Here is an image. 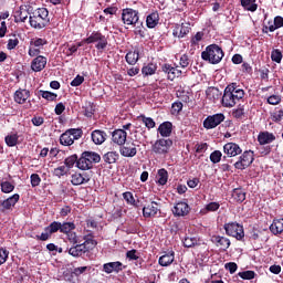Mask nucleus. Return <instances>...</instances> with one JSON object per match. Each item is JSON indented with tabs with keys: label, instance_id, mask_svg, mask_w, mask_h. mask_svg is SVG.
I'll return each mask as SVG.
<instances>
[{
	"label": "nucleus",
	"instance_id": "obj_8",
	"mask_svg": "<svg viewBox=\"0 0 283 283\" xmlns=\"http://www.w3.org/2000/svg\"><path fill=\"white\" fill-rule=\"evenodd\" d=\"M122 21L124 25H138L140 23V13L132 8L123 9Z\"/></svg>",
	"mask_w": 283,
	"mask_h": 283
},
{
	"label": "nucleus",
	"instance_id": "obj_4",
	"mask_svg": "<svg viewBox=\"0 0 283 283\" xmlns=\"http://www.w3.org/2000/svg\"><path fill=\"white\" fill-rule=\"evenodd\" d=\"M201 59L211 65H218L224 59V51L218 44H210L201 52Z\"/></svg>",
	"mask_w": 283,
	"mask_h": 283
},
{
	"label": "nucleus",
	"instance_id": "obj_6",
	"mask_svg": "<svg viewBox=\"0 0 283 283\" xmlns=\"http://www.w3.org/2000/svg\"><path fill=\"white\" fill-rule=\"evenodd\" d=\"M223 229L226 231V235L230 238H235V240L242 241L244 240V226L240 224L235 221L224 223Z\"/></svg>",
	"mask_w": 283,
	"mask_h": 283
},
{
	"label": "nucleus",
	"instance_id": "obj_39",
	"mask_svg": "<svg viewBox=\"0 0 283 283\" xmlns=\"http://www.w3.org/2000/svg\"><path fill=\"white\" fill-rule=\"evenodd\" d=\"M269 23V32H275V30H280V28H283V17L276 15L274 17L273 24H271V21Z\"/></svg>",
	"mask_w": 283,
	"mask_h": 283
},
{
	"label": "nucleus",
	"instance_id": "obj_62",
	"mask_svg": "<svg viewBox=\"0 0 283 283\" xmlns=\"http://www.w3.org/2000/svg\"><path fill=\"white\" fill-rule=\"evenodd\" d=\"M191 63V60L189 59V55L182 54L179 59V65L180 67H189V64Z\"/></svg>",
	"mask_w": 283,
	"mask_h": 283
},
{
	"label": "nucleus",
	"instance_id": "obj_28",
	"mask_svg": "<svg viewBox=\"0 0 283 283\" xmlns=\"http://www.w3.org/2000/svg\"><path fill=\"white\" fill-rule=\"evenodd\" d=\"M91 138L94 145H103V143L107 140V133H105V130L95 129L92 132Z\"/></svg>",
	"mask_w": 283,
	"mask_h": 283
},
{
	"label": "nucleus",
	"instance_id": "obj_19",
	"mask_svg": "<svg viewBox=\"0 0 283 283\" xmlns=\"http://www.w3.org/2000/svg\"><path fill=\"white\" fill-rule=\"evenodd\" d=\"M32 11H30L28 6H20V8L14 11V22L25 23V21H28V17H30Z\"/></svg>",
	"mask_w": 283,
	"mask_h": 283
},
{
	"label": "nucleus",
	"instance_id": "obj_54",
	"mask_svg": "<svg viewBox=\"0 0 283 283\" xmlns=\"http://www.w3.org/2000/svg\"><path fill=\"white\" fill-rule=\"evenodd\" d=\"M40 96L44 98L45 101H55L59 95L55 93L49 92V91H39Z\"/></svg>",
	"mask_w": 283,
	"mask_h": 283
},
{
	"label": "nucleus",
	"instance_id": "obj_18",
	"mask_svg": "<svg viewBox=\"0 0 283 283\" xmlns=\"http://www.w3.org/2000/svg\"><path fill=\"white\" fill-rule=\"evenodd\" d=\"M120 156L124 158H134L138 154V149L136 148V144L126 142L119 148Z\"/></svg>",
	"mask_w": 283,
	"mask_h": 283
},
{
	"label": "nucleus",
	"instance_id": "obj_55",
	"mask_svg": "<svg viewBox=\"0 0 283 283\" xmlns=\"http://www.w3.org/2000/svg\"><path fill=\"white\" fill-rule=\"evenodd\" d=\"M210 160L213 165H218L220 160H222V151L220 150H214L210 154Z\"/></svg>",
	"mask_w": 283,
	"mask_h": 283
},
{
	"label": "nucleus",
	"instance_id": "obj_1",
	"mask_svg": "<svg viewBox=\"0 0 283 283\" xmlns=\"http://www.w3.org/2000/svg\"><path fill=\"white\" fill-rule=\"evenodd\" d=\"M242 98H244V90L238 87L237 83H231L223 91L221 105L223 107H235L238 101H242Z\"/></svg>",
	"mask_w": 283,
	"mask_h": 283
},
{
	"label": "nucleus",
	"instance_id": "obj_12",
	"mask_svg": "<svg viewBox=\"0 0 283 283\" xmlns=\"http://www.w3.org/2000/svg\"><path fill=\"white\" fill-rule=\"evenodd\" d=\"M174 145V140L171 139H158L155 142V144L151 146V150L154 154H157L159 156H165V154H169V149H171Z\"/></svg>",
	"mask_w": 283,
	"mask_h": 283
},
{
	"label": "nucleus",
	"instance_id": "obj_52",
	"mask_svg": "<svg viewBox=\"0 0 283 283\" xmlns=\"http://www.w3.org/2000/svg\"><path fill=\"white\" fill-rule=\"evenodd\" d=\"M67 171H70L66 166H59L57 168H54L53 176L56 178H63V176H67Z\"/></svg>",
	"mask_w": 283,
	"mask_h": 283
},
{
	"label": "nucleus",
	"instance_id": "obj_3",
	"mask_svg": "<svg viewBox=\"0 0 283 283\" xmlns=\"http://www.w3.org/2000/svg\"><path fill=\"white\" fill-rule=\"evenodd\" d=\"M97 163H101V155L96 151L85 150L78 158L77 169L81 171H90V169H94Z\"/></svg>",
	"mask_w": 283,
	"mask_h": 283
},
{
	"label": "nucleus",
	"instance_id": "obj_10",
	"mask_svg": "<svg viewBox=\"0 0 283 283\" xmlns=\"http://www.w3.org/2000/svg\"><path fill=\"white\" fill-rule=\"evenodd\" d=\"M253 156V150L243 151L239 159L233 164L234 168L239 169L240 171H243V169H248V167H251V165H253V160H255Z\"/></svg>",
	"mask_w": 283,
	"mask_h": 283
},
{
	"label": "nucleus",
	"instance_id": "obj_38",
	"mask_svg": "<svg viewBox=\"0 0 283 283\" xmlns=\"http://www.w3.org/2000/svg\"><path fill=\"white\" fill-rule=\"evenodd\" d=\"M78 155L74 154L64 159V167L69 170L74 168V165L78 168Z\"/></svg>",
	"mask_w": 283,
	"mask_h": 283
},
{
	"label": "nucleus",
	"instance_id": "obj_30",
	"mask_svg": "<svg viewBox=\"0 0 283 283\" xmlns=\"http://www.w3.org/2000/svg\"><path fill=\"white\" fill-rule=\"evenodd\" d=\"M13 98L19 105H23L25 101L30 98V91L25 88H19L15 91Z\"/></svg>",
	"mask_w": 283,
	"mask_h": 283
},
{
	"label": "nucleus",
	"instance_id": "obj_25",
	"mask_svg": "<svg viewBox=\"0 0 283 283\" xmlns=\"http://www.w3.org/2000/svg\"><path fill=\"white\" fill-rule=\"evenodd\" d=\"M275 134L270 133L269 130L260 132L258 135V143L259 145H271L274 143Z\"/></svg>",
	"mask_w": 283,
	"mask_h": 283
},
{
	"label": "nucleus",
	"instance_id": "obj_47",
	"mask_svg": "<svg viewBox=\"0 0 283 283\" xmlns=\"http://www.w3.org/2000/svg\"><path fill=\"white\" fill-rule=\"evenodd\" d=\"M270 118L272 123H282L283 120V109L275 108L273 112L270 113Z\"/></svg>",
	"mask_w": 283,
	"mask_h": 283
},
{
	"label": "nucleus",
	"instance_id": "obj_36",
	"mask_svg": "<svg viewBox=\"0 0 283 283\" xmlns=\"http://www.w3.org/2000/svg\"><path fill=\"white\" fill-rule=\"evenodd\" d=\"M176 259L175 256V252L171 251L167 254H164L159 258L158 262L160 266H169L171 264H174V260Z\"/></svg>",
	"mask_w": 283,
	"mask_h": 283
},
{
	"label": "nucleus",
	"instance_id": "obj_16",
	"mask_svg": "<svg viewBox=\"0 0 283 283\" xmlns=\"http://www.w3.org/2000/svg\"><path fill=\"white\" fill-rule=\"evenodd\" d=\"M161 71L167 74L168 81H176V78H180V76H182V71H180L178 66H171V64H163Z\"/></svg>",
	"mask_w": 283,
	"mask_h": 283
},
{
	"label": "nucleus",
	"instance_id": "obj_13",
	"mask_svg": "<svg viewBox=\"0 0 283 283\" xmlns=\"http://www.w3.org/2000/svg\"><path fill=\"white\" fill-rule=\"evenodd\" d=\"M171 212L175 218H185L191 212V207L189 203H187V201H177L175 202Z\"/></svg>",
	"mask_w": 283,
	"mask_h": 283
},
{
	"label": "nucleus",
	"instance_id": "obj_44",
	"mask_svg": "<svg viewBox=\"0 0 283 283\" xmlns=\"http://www.w3.org/2000/svg\"><path fill=\"white\" fill-rule=\"evenodd\" d=\"M199 242V240H198V238H196V237H185L184 239H182V244H184V247L186 248V249H191V248H193V247H198V243Z\"/></svg>",
	"mask_w": 283,
	"mask_h": 283
},
{
	"label": "nucleus",
	"instance_id": "obj_34",
	"mask_svg": "<svg viewBox=\"0 0 283 283\" xmlns=\"http://www.w3.org/2000/svg\"><path fill=\"white\" fill-rule=\"evenodd\" d=\"M96 244H98V242L94 240L93 233L84 235V242L82 243V245L85 247V249H87V253L88 251L94 250L96 248Z\"/></svg>",
	"mask_w": 283,
	"mask_h": 283
},
{
	"label": "nucleus",
	"instance_id": "obj_60",
	"mask_svg": "<svg viewBox=\"0 0 283 283\" xmlns=\"http://www.w3.org/2000/svg\"><path fill=\"white\" fill-rule=\"evenodd\" d=\"M179 30V39H182L185 36H187V34H189V31L191 30V28L185 25V23H182L181 25L177 27V32Z\"/></svg>",
	"mask_w": 283,
	"mask_h": 283
},
{
	"label": "nucleus",
	"instance_id": "obj_50",
	"mask_svg": "<svg viewBox=\"0 0 283 283\" xmlns=\"http://www.w3.org/2000/svg\"><path fill=\"white\" fill-rule=\"evenodd\" d=\"M139 118L142 119V123H144L147 129H154V127H156V122L154 120V118L147 117L145 115H140Z\"/></svg>",
	"mask_w": 283,
	"mask_h": 283
},
{
	"label": "nucleus",
	"instance_id": "obj_61",
	"mask_svg": "<svg viewBox=\"0 0 283 283\" xmlns=\"http://www.w3.org/2000/svg\"><path fill=\"white\" fill-rule=\"evenodd\" d=\"M66 239L72 245L78 244V242H81L78 241V234H76V232H73V230L66 234Z\"/></svg>",
	"mask_w": 283,
	"mask_h": 283
},
{
	"label": "nucleus",
	"instance_id": "obj_46",
	"mask_svg": "<svg viewBox=\"0 0 283 283\" xmlns=\"http://www.w3.org/2000/svg\"><path fill=\"white\" fill-rule=\"evenodd\" d=\"M118 157L119 155L116 151H108L103 156L104 161H106L108 165H114V163L118 160Z\"/></svg>",
	"mask_w": 283,
	"mask_h": 283
},
{
	"label": "nucleus",
	"instance_id": "obj_37",
	"mask_svg": "<svg viewBox=\"0 0 283 283\" xmlns=\"http://www.w3.org/2000/svg\"><path fill=\"white\" fill-rule=\"evenodd\" d=\"M7 147H17L19 145V134L11 133L4 137Z\"/></svg>",
	"mask_w": 283,
	"mask_h": 283
},
{
	"label": "nucleus",
	"instance_id": "obj_15",
	"mask_svg": "<svg viewBox=\"0 0 283 283\" xmlns=\"http://www.w3.org/2000/svg\"><path fill=\"white\" fill-rule=\"evenodd\" d=\"M92 180V175L88 172H74L71 176V184L74 187H78L81 185H87V182H90Z\"/></svg>",
	"mask_w": 283,
	"mask_h": 283
},
{
	"label": "nucleus",
	"instance_id": "obj_14",
	"mask_svg": "<svg viewBox=\"0 0 283 283\" xmlns=\"http://www.w3.org/2000/svg\"><path fill=\"white\" fill-rule=\"evenodd\" d=\"M224 118L226 117L222 113L210 115L203 120V127L205 129H216L218 125H221L222 123H224Z\"/></svg>",
	"mask_w": 283,
	"mask_h": 283
},
{
	"label": "nucleus",
	"instance_id": "obj_22",
	"mask_svg": "<svg viewBox=\"0 0 283 283\" xmlns=\"http://www.w3.org/2000/svg\"><path fill=\"white\" fill-rule=\"evenodd\" d=\"M112 142L119 147L127 143V132L125 129H115L112 133Z\"/></svg>",
	"mask_w": 283,
	"mask_h": 283
},
{
	"label": "nucleus",
	"instance_id": "obj_23",
	"mask_svg": "<svg viewBox=\"0 0 283 283\" xmlns=\"http://www.w3.org/2000/svg\"><path fill=\"white\" fill-rule=\"evenodd\" d=\"M211 242L216 244V247H220L222 251H227V249L231 247V240H229V238L218 234L211 237Z\"/></svg>",
	"mask_w": 283,
	"mask_h": 283
},
{
	"label": "nucleus",
	"instance_id": "obj_32",
	"mask_svg": "<svg viewBox=\"0 0 283 283\" xmlns=\"http://www.w3.org/2000/svg\"><path fill=\"white\" fill-rule=\"evenodd\" d=\"M159 21H160V14H158V11H154L147 15L146 25L151 30L156 28V25H158Z\"/></svg>",
	"mask_w": 283,
	"mask_h": 283
},
{
	"label": "nucleus",
	"instance_id": "obj_26",
	"mask_svg": "<svg viewBox=\"0 0 283 283\" xmlns=\"http://www.w3.org/2000/svg\"><path fill=\"white\" fill-rule=\"evenodd\" d=\"M123 263L120 261L105 263L103 265L104 273H120L123 271Z\"/></svg>",
	"mask_w": 283,
	"mask_h": 283
},
{
	"label": "nucleus",
	"instance_id": "obj_24",
	"mask_svg": "<svg viewBox=\"0 0 283 283\" xmlns=\"http://www.w3.org/2000/svg\"><path fill=\"white\" fill-rule=\"evenodd\" d=\"M69 255H72V258H81L82 255H85L87 253V249L83 243H73V245L67 250Z\"/></svg>",
	"mask_w": 283,
	"mask_h": 283
},
{
	"label": "nucleus",
	"instance_id": "obj_5",
	"mask_svg": "<svg viewBox=\"0 0 283 283\" xmlns=\"http://www.w3.org/2000/svg\"><path fill=\"white\" fill-rule=\"evenodd\" d=\"M83 138V129L81 128H70L60 136V144L64 147H70L74 145V140Z\"/></svg>",
	"mask_w": 283,
	"mask_h": 283
},
{
	"label": "nucleus",
	"instance_id": "obj_51",
	"mask_svg": "<svg viewBox=\"0 0 283 283\" xmlns=\"http://www.w3.org/2000/svg\"><path fill=\"white\" fill-rule=\"evenodd\" d=\"M244 105H239L232 111V116L233 118H237V120H242L244 118Z\"/></svg>",
	"mask_w": 283,
	"mask_h": 283
},
{
	"label": "nucleus",
	"instance_id": "obj_33",
	"mask_svg": "<svg viewBox=\"0 0 283 283\" xmlns=\"http://www.w3.org/2000/svg\"><path fill=\"white\" fill-rule=\"evenodd\" d=\"M125 59L128 65H136L138 63V60L140 59V51L138 49L129 51L126 54Z\"/></svg>",
	"mask_w": 283,
	"mask_h": 283
},
{
	"label": "nucleus",
	"instance_id": "obj_17",
	"mask_svg": "<svg viewBox=\"0 0 283 283\" xmlns=\"http://www.w3.org/2000/svg\"><path fill=\"white\" fill-rule=\"evenodd\" d=\"M160 211V203L151 201L150 203L143 207V217L144 218H156Z\"/></svg>",
	"mask_w": 283,
	"mask_h": 283
},
{
	"label": "nucleus",
	"instance_id": "obj_58",
	"mask_svg": "<svg viewBox=\"0 0 283 283\" xmlns=\"http://www.w3.org/2000/svg\"><path fill=\"white\" fill-rule=\"evenodd\" d=\"M182 107H184L182 102H175V103H172V105H171V114L174 116H178V114H180V112H182Z\"/></svg>",
	"mask_w": 283,
	"mask_h": 283
},
{
	"label": "nucleus",
	"instance_id": "obj_45",
	"mask_svg": "<svg viewBox=\"0 0 283 283\" xmlns=\"http://www.w3.org/2000/svg\"><path fill=\"white\" fill-rule=\"evenodd\" d=\"M256 0H241V6L244 10L249 12H255L258 10V4L255 3Z\"/></svg>",
	"mask_w": 283,
	"mask_h": 283
},
{
	"label": "nucleus",
	"instance_id": "obj_64",
	"mask_svg": "<svg viewBox=\"0 0 283 283\" xmlns=\"http://www.w3.org/2000/svg\"><path fill=\"white\" fill-rule=\"evenodd\" d=\"M30 180L31 187H39V185H41V177L39 176V174H32Z\"/></svg>",
	"mask_w": 283,
	"mask_h": 283
},
{
	"label": "nucleus",
	"instance_id": "obj_11",
	"mask_svg": "<svg viewBox=\"0 0 283 283\" xmlns=\"http://www.w3.org/2000/svg\"><path fill=\"white\" fill-rule=\"evenodd\" d=\"M44 45H48V40L45 38L31 39L28 51L29 56H31L32 59H34V56H39Z\"/></svg>",
	"mask_w": 283,
	"mask_h": 283
},
{
	"label": "nucleus",
	"instance_id": "obj_43",
	"mask_svg": "<svg viewBox=\"0 0 283 283\" xmlns=\"http://www.w3.org/2000/svg\"><path fill=\"white\" fill-rule=\"evenodd\" d=\"M74 229H76L74 222H60V233H64V235H67V233H71Z\"/></svg>",
	"mask_w": 283,
	"mask_h": 283
},
{
	"label": "nucleus",
	"instance_id": "obj_27",
	"mask_svg": "<svg viewBox=\"0 0 283 283\" xmlns=\"http://www.w3.org/2000/svg\"><path fill=\"white\" fill-rule=\"evenodd\" d=\"M206 96L208 101H212V103H216L217 101H220L222 98V92H220V88L216 86H209L206 90Z\"/></svg>",
	"mask_w": 283,
	"mask_h": 283
},
{
	"label": "nucleus",
	"instance_id": "obj_59",
	"mask_svg": "<svg viewBox=\"0 0 283 283\" xmlns=\"http://www.w3.org/2000/svg\"><path fill=\"white\" fill-rule=\"evenodd\" d=\"M218 209H220V203L216 202V201H212V202L206 205L203 211L209 213V212L218 211Z\"/></svg>",
	"mask_w": 283,
	"mask_h": 283
},
{
	"label": "nucleus",
	"instance_id": "obj_7",
	"mask_svg": "<svg viewBox=\"0 0 283 283\" xmlns=\"http://www.w3.org/2000/svg\"><path fill=\"white\" fill-rule=\"evenodd\" d=\"M83 43L87 45L96 43V50H105V48H107V36L103 35L101 31H93L88 38L83 40Z\"/></svg>",
	"mask_w": 283,
	"mask_h": 283
},
{
	"label": "nucleus",
	"instance_id": "obj_2",
	"mask_svg": "<svg viewBox=\"0 0 283 283\" xmlns=\"http://www.w3.org/2000/svg\"><path fill=\"white\" fill-rule=\"evenodd\" d=\"M29 23L34 30H43L50 24V11L46 8H38L31 12Z\"/></svg>",
	"mask_w": 283,
	"mask_h": 283
},
{
	"label": "nucleus",
	"instance_id": "obj_40",
	"mask_svg": "<svg viewBox=\"0 0 283 283\" xmlns=\"http://www.w3.org/2000/svg\"><path fill=\"white\" fill-rule=\"evenodd\" d=\"M167 180H169V172H167V169H159L157 172L158 185L165 186L167 185Z\"/></svg>",
	"mask_w": 283,
	"mask_h": 283
},
{
	"label": "nucleus",
	"instance_id": "obj_57",
	"mask_svg": "<svg viewBox=\"0 0 283 283\" xmlns=\"http://www.w3.org/2000/svg\"><path fill=\"white\" fill-rule=\"evenodd\" d=\"M1 191L2 193H12V191H14V185L10 181H4L1 184Z\"/></svg>",
	"mask_w": 283,
	"mask_h": 283
},
{
	"label": "nucleus",
	"instance_id": "obj_48",
	"mask_svg": "<svg viewBox=\"0 0 283 283\" xmlns=\"http://www.w3.org/2000/svg\"><path fill=\"white\" fill-rule=\"evenodd\" d=\"M44 231L50 232L51 235H53V233H59V231H61V222H51L48 227L44 228Z\"/></svg>",
	"mask_w": 283,
	"mask_h": 283
},
{
	"label": "nucleus",
	"instance_id": "obj_29",
	"mask_svg": "<svg viewBox=\"0 0 283 283\" xmlns=\"http://www.w3.org/2000/svg\"><path fill=\"white\" fill-rule=\"evenodd\" d=\"M157 132L163 138H169L171 132H174V124H171V122H164L159 125Z\"/></svg>",
	"mask_w": 283,
	"mask_h": 283
},
{
	"label": "nucleus",
	"instance_id": "obj_9",
	"mask_svg": "<svg viewBox=\"0 0 283 283\" xmlns=\"http://www.w3.org/2000/svg\"><path fill=\"white\" fill-rule=\"evenodd\" d=\"M223 154L226 155L222 157V160H224L226 163H230L231 165L233 164V159L229 158H235V156H240V154H242V148L240 147V145L230 142L223 146Z\"/></svg>",
	"mask_w": 283,
	"mask_h": 283
},
{
	"label": "nucleus",
	"instance_id": "obj_42",
	"mask_svg": "<svg viewBox=\"0 0 283 283\" xmlns=\"http://www.w3.org/2000/svg\"><path fill=\"white\" fill-rule=\"evenodd\" d=\"M156 70H158V65L148 63L146 66H143L142 74L144 76H154V74H156Z\"/></svg>",
	"mask_w": 283,
	"mask_h": 283
},
{
	"label": "nucleus",
	"instance_id": "obj_63",
	"mask_svg": "<svg viewBox=\"0 0 283 283\" xmlns=\"http://www.w3.org/2000/svg\"><path fill=\"white\" fill-rule=\"evenodd\" d=\"M269 105H280L282 103V96L271 95L268 97Z\"/></svg>",
	"mask_w": 283,
	"mask_h": 283
},
{
	"label": "nucleus",
	"instance_id": "obj_53",
	"mask_svg": "<svg viewBox=\"0 0 283 283\" xmlns=\"http://www.w3.org/2000/svg\"><path fill=\"white\" fill-rule=\"evenodd\" d=\"M282 51L280 49H273L271 52V59L274 63H282Z\"/></svg>",
	"mask_w": 283,
	"mask_h": 283
},
{
	"label": "nucleus",
	"instance_id": "obj_20",
	"mask_svg": "<svg viewBox=\"0 0 283 283\" xmlns=\"http://www.w3.org/2000/svg\"><path fill=\"white\" fill-rule=\"evenodd\" d=\"M21 196L19 193H14L13 196L9 197L8 199L0 201V211L4 213L6 211H10L12 207L19 202Z\"/></svg>",
	"mask_w": 283,
	"mask_h": 283
},
{
	"label": "nucleus",
	"instance_id": "obj_35",
	"mask_svg": "<svg viewBox=\"0 0 283 283\" xmlns=\"http://www.w3.org/2000/svg\"><path fill=\"white\" fill-rule=\"evenodd\" d=\"M270 231L273 235H280L283 233V219H274L270 226Z\"/></svg>",
	"mask_w": 283,
	"mask_h": 283
},
{
	"label": "nucleus",
	"instance_id": "obj_31",
	"mask_svg": "<svg viewBox=\"0 0 283 283\" xmlns=\"http://www.w3.org/2000/svg\"><path fill=\"white\" fill-rule=\"evenodd\" d=\"M233 202L242 203L247 200V191L242 188H234L231 193Z\"/></svg>",
	"mask_w": 283,
	"mask_h": 283
},
{
	"label": "nucleus",
	"instance_id": "obj_56",
	"mask_svg": "<svg viewBox=\"0 0 283 283\" xmlns=\"http://www.w3.org/2000/svg\"><path fill=\"white\" fill-rule=\"evenodd\" d=\"M238 275L239 277H241V280H253L255 277V272L248 270V271L239 272Z\"/></svg>",
	"mask_w": 283,
	"mask_h": 283
},
{
	"label": "nucleus",
	"instance_id": "obj_41",
	"mask_svg": "<svg viewBox=\"0 0 283 283\" xmlns=\"http://www.w3.org/2000/svg\"><path fill=\"white\" fill-rule=\"evenodd\" d=\"M122 196L127 205H130L132 207H135V209H138V202L134 198V193L132 191L123 192Z\"/></svg>",
	"mask_w": 283,
	"mask_h": 283
},
{
	"label": "nucleus",
	"instance_id": "obj_21",
	"mask_svg": "<svg viewBox=\"0 0 283 283\" xmlns=\"http://www.w3.org/2000/svg\"><path fill=\"white\" fill-rule=\"evenodd\" d=\"M45 65H48V57L43 55H35L31 62V70L33 72H43V70H45Z\"/></svg>",
	"mask_w": 283,
	"mask_h": 283
},
{
	"label": "nucleus",
	"instance_id": "obj_49",
	"mask_svg": "<svg viewBox=\"0 0 283 283\" xmlns=\"http://www.w3.org/2000/svg\"><path fill=\"white\" fill-rule=\"evenodd\" d=\"M126 258L127 260H129L130 262H134V261H139V262H144L143 258H140L138 255V250L136 249H133V250H129L126 252Z\"/></svg>",
	"mask_w": 283,
	"mask_h": 283
}]
</instances>
